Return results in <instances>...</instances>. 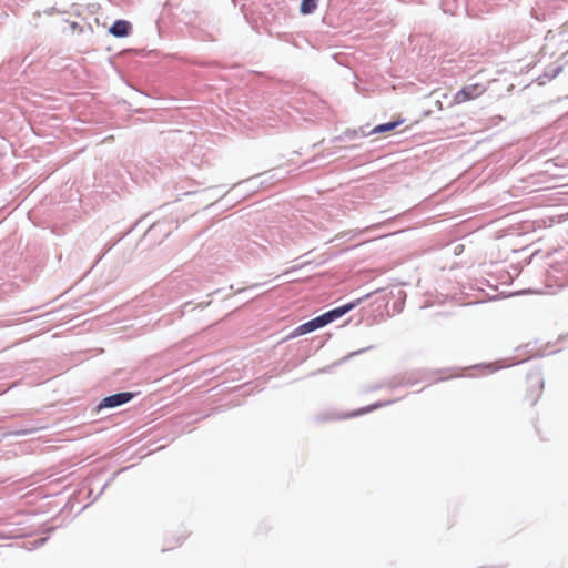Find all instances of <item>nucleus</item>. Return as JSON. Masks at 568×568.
<instances>
[{"label": "nucleus", "mask_w": 568, "mask_h": 568, "mask_svg": "<svg viewBox=\"0 0 568 568\" xmlns=\"http://www.w3.org/2000/svg\"><path fill=\"white\" fill-rule=\"evenodd\" d=\"M544 378L539 374L529 375L523 386V402L534 407L540 399L544 392Z\"/></svg>", "instance_id": "nucleus-1"}, {"label": "nucleus", "mask_w": 568, "mask_h": 568, "mask_svg": "<svg viewBox=\"0 0 568 568\" xmlns=\"http://www.w3.org/2000/svg\"><path fill=\"white\" fill-rule=\"evenodd\" d=\"M486 91L481 83H474L463 87L454 97L455 103H464L480 97Z\"/></svg>", "instance_id": "nucleus-2"}, {"label": "nucleus", "mask_w": 568, "mask_h": 568, "mask_svg": "<svg viewBox=\"0 0 568 568\" xmlns=\"http://www.w3.org/2000/svg\"><path fill=\"white\" fill-rule=\"evenodd\" d=\"M133 398V394L129 392L118 393L111 396L103 398L98 405V410L104 408H114L121 406Z\"/></svg>", "instance_id": "nucleus-3"}, {"label": "nucleus", "mask_w": 568, "mask_h": 568, "mask_svg": "<svg viewBox=\"0 0 568 568\" xmlns=\"http://www.w3.org/2000/svg\"><path fill=\"white\" fill-rule=\"evenodd\" d=\"M362 298H358L354 302H351L348 304H345L343 306H339V307H336L334 310H331L324 314H322L324 321H325V325L329 324L331 322L342 317L343 315H345L347 312L352 311L353 308H355L359 303H361Z\"/></svg>", "instance_id": "nucleus-4"}, {"label": "nucleus", "mask_w": 568, "mask_h": 568, "mask_svg": "<svg viewBox=\"0 0 568 568\" xmlns=\"http://www.w3.org/2000/svg\"><path fill=\"white\" fill-rule=\"evenodd\" d=\"M362 298H358L354 302H351L348 304H345L343 306H339V307H336L334 310H331L324 314H322L324 321H325V325L329 324L331 322L342 317L343 315H345L347 312L352 311L353 308H355L359 303H361Z\"/></svg>", "instance_id": "nucleus-5"}, {"label": "nucleus", "mask_w": 568, "mask_h": 568, "mask_svg": "<svg viewBox=\"0 0 568 568\" xmlns=\"http://www.w3.org/2000/svg\"><path fill=\"white\" fill-rule=\"evenodd\" d=\"M325 326V321L322 315L297 326L294 332L291 334V337L301 336L307 333H311L315 329H318L321 327Z\"/></svg>", "instance_id": "nucleus-6"}, {"label": "nucleus", "mask_w": 568, "mask_h": 568, "mask_svg": "<svg viewBox=\"0 0 568 568\" xmlns=\"http://www.w3.org/2000/svg\"><path fill=\"white\" fill-rule=\"evenodd\" d=\"M110 33L116 38L128 37L131 31V23L125 20H116L110 28Z\"/></svg>", "instance_id": "nucleus-7"}, {"label": "nucleus", "mask_w": 568, "mask_h": 568, "mask_svg": "<svg viewBox=\"0 0 568 568\" xmlns=\"http://www.w3.org/2000/svg\"><path fill=\"white\" fill-rule=\"evenodd\" d=\"M403 122H404V119H397L393 122L376 125L375 128L372 129L369 134H379V133L390 132V131L395 130L398 125H400Z\"/></svg>", "instance_id": "nucleus-8"}, {"label": "nucleus", "mask_w": 568, "mask_h": 568, "mask_svg": "<svg viewBox=\"0 0 568 568\" xmlns=\"http://www.w3.org/2000/svg\"><path fill=\"white\" fill-rule=\"evenodd\" d=\"M100 10V4L93 3L85 8L77 9L75 16L80 19H84L87 13L95 14Z\"/></svg>", "instance_id": "nucleus-9"}, {"label": "nucleus", "mask_w": 568, "mask_h": 568, "mask_svg": "<svg viewBox=\"0 0 568 568\" xmlns=\"http://www.w3.org/2000/svg\"><path fill=\"white\" fill-rule=\"evenodd\" d=\"M317 8V0H302L300 10L303 14H310Z\"/></svg>", "instance_id": "nucleus-10"}, {"label": "nucleus", "mask_w": 568, "mask_h": 568, "mask_svg": "<svg viewBox=\"0 0 568 568\" xmlns=\"http://www.w3.org/2000/svg\"><path fill=\"white\" fill-rule=\"evenodd\" d=\"M382 405L381 404H375V405H372V406H368V407H364V408H361L358 410H356L357 413H353L351 414L349 416H355V415H358V414H364V413H368V412H372L378 407H381Z\"/></svg>", "instance_id": "nucleus-11"}, {"label": "nucleus", "mask_w": 568, "mask_h": 568, "mask_svg": "<svg viewBox=\"0 0 568 568\" xmlns=\"http://www.w3.org/2000/svg\"><path fill=\"white\" fill-rule=\"evenodd\" d=\"M69 26H70V29H71L72 33H74V32L81 33L83 31V27H81L75 21L69 22Z\"/></svg>", "instance_id": "nucleus-12"}, {"label": "nucleus", "mask_w": 568, "mask_h": 568, "mask_svg": "<svg viewBox=\"0 0 568 568\" xmlns=\"http://www.w3.org/2000/svg\"><path fill=\"white\" fill-rule=\"evenodd\" d=\"M90 31H93V27L91 24L88 26Z\"/></svg>", "instance_id": "nucleus-13"}]
</instances>
